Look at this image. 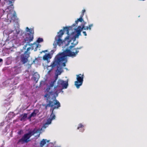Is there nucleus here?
Instances as JSON below:
<instances>
[{
  "instance_id": "37",
  "label": "nucleus",
  "mask_w": 147,
  "mask_h": 147,
  "mask_svg": "<svg viewBox=\"0 0 147 147\" xmlns=\"http://www.w3.org/2000/svg\"><path fill=\"white\" fill-rule=\"evenodd\" d=\"M93 26V24H90L89 25L88 27V30H90L91 29V27H92Z\"/></svg>"
},
{
  "instance_id": "17",
  "label": "nucleus",
  "mask_w": 147,
  "mask_h": 147,
  "mask_svg": "<svg viewBox=\"0 0 147 147\" xmlns=\"http://www.w3.org/2000/svg\"><path fill=\"white\" fill-rule=\"evenodd\" d=\"M52 57L51 54L50 53H46L45 55L43 56V59L44 60H47L48 62L50 61L49 60V59H51Z\"/></svg>"
},
{
  "instance_id": "20",
  "label": "nucleus",
  "mask_w": 147,
  "mask_h": 147,
  "mask_svg": "<svg viewBox=\"0 0 147 147\" xmlns=\"http://www.w3.org/2000/svg\"><path fill=\"white\" fill-rule=\"evenodd\" d=\"M30 46L31 47L32 50H33L34 49V51H36L37 50L38 45H37V44L36 42H34L33 44L30 43Z\"/></svg>"
},
{
  "instance_id": "2",
  "label": "nucleus",
  "mask_w": 147,
  "mask_h": 147,
  "mask_svg": "<svg viewBox=\"0 0 147 147\" xmlns=\"http://www.w3.org/2000/svg\"><path fill=\"white\" fill-rule=\"evenodd\" d=\"M71 28H67V26L63 27V30H61L57 32V34L55 38L53 43L54 48H56L57 45L59 46H62L63 43H65V46H67L72 40L74 43L76 40V38L73 36L75 32H72L71 34L69 33Z\"/></svg>"
},
{
  "instance_id": "38",
  "label": "nucleus",
  "mask_w": 147,
  "mask_h": 147,
  "mask_svg": "<svg viewBox=\"0 0 147 147\" xmlns=\"http://www.w3.org/2000/svg\"><path fill=\"white\" fill-rule=\"evenodd\" d=\"M58 74H57L56 75V74L55 76V78L54 79H53V80H55V82H56V81L57 80V78H58Z\"/></svg>"
},
{
  "instance_id": "50",
  "label": "nucleus",
  "mask_w": 147,
  "mask_h": 147,
  "mask_svg": "<svg viewBox=\"0 0 147 147\" xmlns=\"http://www.w3.org/2000/svg\"><path fill=\"white\" fill-rule=\"evenodd\" d=\"M37 45H38V48H40L41 47V45L39 44H37Z\"/></svg>"
},
{
  "instance_id": "14",
  "label": "nucleus",
  "mask_w": 147,
  "mask_h": 147,
  "mask_svg": "<svg viewBox=\"0 0 147 147\" xmlns=\"http://www.w3.org/2000/svg\"><path fill=\"white\" fill-rule=\"evenodd\" d=\"M55 80H52L50 82L49 85H47V88L46 89V91L47 92H49V90L52 88L54 85L56 83Z\"/></svg>"
},
{
  "instance_id": "55",
  "label": "nucleus",
  "mask_w": 147,
  "mask_h": 147,
  "mask_svg": "<svg viewBox=\"0 0 147 147\" xmlns=\"http://www.w3.org/2000/svg\"><path fill=\"white\" fill-rule=\"evenodd\" d=\"M40 136V134H39L38 135V136Z\"/></svg>"
},
{
  "instance_id": "8",
  "label": "nucleus",
  "mask_w": 147,
  "mask_h": 147,
  "mask_svg": "<svg viewBox=\"0 0 147 147\" xmlns=\"http://www.w3.org/2000/svg\"><path fill=\"white\" fill-rule=\"evenodd\" d=\"M76 76L77 81L75 82V85L77 88L78 89L82 84L84 76V74H79L77 75Z\"/></svg>"
},
{
  "instance_id": "1",
  "label": "nucleus",
  "mask_w": 147,
  "mask_h": 147,
  "mask_svg": "<svg viewBox=\"0 0 147 147\" xmlns=\"http://www.w3.org/2000/svg\"><path fill=\"white\" fill-rule=\"evenodd\" d=\"M34 33L33 28H29L26 27L25 31H23L18 27L13 30H9L8 34L10 40H15L16 44L20 43L24 45L26 43L23 47V49L25 50L28 45H30V42L33 40Z\"/></svg>"
},
{
  "instance_id": "44",
  "label": "nucleus",
  "mask_w": 147,
  "mask_h": 147,
  "mask_svg": "<svg viewBox=\"0 0 147 147\" xmlns=\"http://www.w3.org/2000/svg\"><path fill=\"white\" fill-rule=\"evenodd\" d=\"M83 33L84 34V35L85 36H87V34L86 33V31H83Z\"/></svg>"
},
{
  "instance_id": "11",
  "label": "nucleus",
  "mask_w": 147,
  "mask_h": 147,
  "mask_svg": "<svg viewBox=\"0 0 147 147\" xmlns=\"http://www.w3.org/2000/svg\"><path fill=\"white\" fill-rule=\"evenodd\" d=\"M9 78L6 80L3 83V85L5 86H11L12 85H16L17 83L15 82V81L16 80V79H13V78H11L9 76Z\"/></svg>"
},
{
  "instance_id": "53",
  "label": "nucleus",
  "mask_w": 147,
  "mask_h": 147,
  "mask_svg": "<svg viewBox=\"0 0 147 147\" xmlns=\"http://www.w3.org/2000/svg\"><path fill=\"white\" fill-rule=\"evenodd\" d=\"M10 114H13V113L12 112H10Z\"/></svg>"
},
{
  "instance_id": "33",
  "label": "nucleus",
  "mask_w": 147,
  "mask_h": 147,
  "mask_svg": "<svg viewBox=\"0 0 147 147\" xmlns=\"http://www.w3.org/2000/svg\"><path fill=\"white\" fill-rule=\"evenodd\" d=\"M5 3L4 1H1V0H0V7H3Z\"/></svg>"
},
{
  "instance_id": "16",
  "label": "nucleus",
  "mask_w": 147,
  "mask_h": 147,
  "mask_svg": "<svg viewBox=\"0 0 147 147\" xmlns=\"http://www.w3.org/2000/svg\"><path fill=\"white\" fill-rule=\"evenodd\" d=\"M85 125L82 123H80L78 124L77 129L80 132H83L85 129Z\"/></svg>"
},
{
  "instance_id": "25",
  "label": "nucleus",
  "mask_w": 147,
  "mask_h": 147,
  "mask_svg": "<svg viewBox=\"0 0 147 147\" xmlns=\"http://www.w3.org/2000/svg\"><path fill=\"white\" fill-rule=\"evenodd\" d=\"M39 110L38 109H34L33 110V111L31 113V115L33 117L36 116L37 114L39 112Z\"/></svg>"
},
{
  "instance_id": "9",
  "label": "nucleus",
  "mask_w": 147,
  "mask_h": 147,
  "mask_svg": "<svg viewBox=\"0 0 147 147\" xmlns=\"http://www.w3.org/2000/svg\"><path fill=\"white\" fill-rule=\"evenodd\" d=\"M57 85L54 87V89L55 90L58 87H61L62 89H66L68 86V80L64 81L61 79L58 80L57 82Z\"/></svg>"
},
{
  "instance_id": "36",
  "label": "nucleus",
  "mask_w": 147,
  "mask_h": 147,
  "mask_svg": "<svg viewBox=\"0 0 147 147\" xmlns=\"http://www.w3.org/2000/svg\"><path fill=\"white\" fill-rule=\"evenodd\" d=\"M54 49H55L51 51L50 52V54H51V55L52 56L53 55V53H54V52L56 51V48H54Z\"/></svg>"
},
{
  "instance_id": "3",
  "label": "nucleus",
  "mask_w": 147,
  "mask_h": 147,
  "mask_svg": "<svg viewBox=\"0 0 147 147\" xmlns=\"http://www.w3.org/2000/svg\"><path fill=\"white\" fill-rule=\"evenodd\" d=\"M74 57L66 50H64L62 52H60L55 56L54 60L51 65L47 67V69L49 67H51V69L48 71V73L51 72L53 68L56 66L57 67V69L56 72H57L58 75H60L62 71H61L62 68L60 66L61 65L63 67L66 66V63L67 61V57Z\"/></svg>"
},
{
  "instance_id": "46",
  "label": "nucleus",
  "mask_w": 147,
  "mask_h": 147,
  "mask_svg": "<svg viewBox=\"0 0 147 147\" xmlns=\"http://www.w3.org/2000/svg\"><path fill=\"white\" fill-rule=\"evenodd\" d=\"M3 22H0V24L1 25V26H0V28H1V27H3Z\"/></svg>"
},
{
  "instance_id": "41",
  "label": "nucleus",
  "mask_w": 147,
  "mask_h": 147,
  "mask_svg": "<svg viewBox=\"0 0 147 147\" xmlns=\"http://www.w3.org/2000/svg\"><path fill=\"white\" fill-rule=\"evenodd\" d=\"M22 132V130H20L18 132V133L19 135H21Z\"/></svg>"
},
{
  "instance_id": "15",
  "label": "nucleus",
  "mask_w": 147,
  "mask_h": 147,
  "mask_svg": "<svg viewBox=\"0 0 147 147\" xmlns=\"http://www.w3.org/2000/svg\"><path fill=\"white\" fill-rule=\"evenodd\" d=\"M53 107L56 109H57L61 107V104L56 99L55 97V99H53Z\"/></svg>"
},
{
  "instance_id": "22",
  "label": "nucleus",
  "mask_w": 147,
  "mask_h": 147,
  "mask_svg": "<svg viewBox=\"0 0 147 147\" xmlns=\"http://www.w3.org/2000/svg\"><path fill=\"white\" fill-rule=\"evenodd\" d=\"M20 117H21L20 119L21 121H25L27 118V114L26 113H23L20 115Z\"/></svg>"
},
{
  "instance_id": "54",
  "label": "nucleus",
  "mask_w": 147,
  "mask_h": 147,
  "mask_svg": "<svg viewBox=\"0 0 147 147\" xmlns=\"http://www.w3.org/2000/svg\"><path fill=\"white\" fill-rule=\"evenodd\" d=\"M0 147H4L3 146H0Z\"/></svg>"
},
{
  "instance_id": "24",
  "label": "nucleus",
  "mask_w": 147,
  "mask_h": 147,
  "mask_svg": "<svg viewBox=\"0 0 147 147\" xmlns=\"http://www.w3.org/2000/svg\"><path fill=\"white\" fill-rule=\"evenodd\" d=\"M82 22L80 19H78L77 20L75 21V23L73 24L71 26H70L69 27H67V28H69V27L71 28V30H72L73 29H74V28H73L76 25H77L78 24V22Z\"/></svg>"
},
{
  "instance_id": "30",
  "label": "nucleus",
  "mask_w": 147,
  "mask_h": 147,
  "mask_svg": "<svg viewBox=\"0 0 147 147\" xmlns=\"http://www.w3.org/2000/svg\"><path fill=\"white\" fill-rule=\"evenodd\" d=\"M51 107V108L50 109V111L51 112V113H52V114H53V113H54V110L56 109L53 107V103L52 107Z\"/></svg>"
},
{
  "instance_id": "52",
  "label": "nucleus",
  "mask_w": 147,
  "mask_h": 147,
  "mask_svg": "<svg viewBox=\"0 0 147 147\" xmlns=\"http://www.w3.org/2000/svg\"><path fill=\"white\" fill-rule=\"evenodd\" d=\"M5 42H7V39L5 40Z\"/></svg>"
},
{
  "instance_id": "43",
  "label": "nucleus",
  "mask_w": 147,
  "mask_h": 147,
  "mask_svg": "<svg viewBox=\"0 0 147 147\" xmlns=\"http://www.w3.org/2000/svg\"><path fill=\"white\" fill-rule=\"evenodd\" d=\"M3 62V59L1 58H0V64H1V65L2 64Z\"/></svg>"
},
{
  "instance_id": "39",
  "label": "nucleus",
  "mask_w": 147,
  "mask_h": 147,
  "mask_svg": "<svg viewBox=\"0 0 147 147\" xmlns=\"http://www.w3.org/2000/svg\"><path fill=\"white\" fill-rule=\"evenodd\" d=\"M84 25V28H83V30H88V26H84V25Z\"/></svg>"
},
{
  "instance_id": "12",
  "label": "nucleus",
  "mask_w": 147,
  "mask_h": 147,
  "mask_svg": "<svg viewBox=\"0 0 147 147\" xmlns=\"http://www.w3.org/2000/svg\"><path fill=\"white\" fill-rule=\"evenodd\" d=\"M55 92L52 91L51 92L49 91V92H47L45 94H47L48 96H49V98H50L51 100L55 99V97L56 98V97L58 96L59 93L56 90H55Z\"/></svg>"
},
{
  "instance_id": "56",
  "label": "nucleus",
  "mask_w": 147,
  "mask_h": 147,
  "mask_svg": "<svg viewBox=\"0 0 147 147\" xmlns=\"http://www.w3.org/2000/svg\"><path fill=\"white\" fill-rule=\"evenodd\" d=\"M33 62H34V61H33Z\"/></svg>"
},
{
  "instance_id": "31",
  "label": "nucleus",
  "mask_w": 147,
  "mask_h": 147,
  "mask_svg": "<svg viewBox=\"0 0 147 147\" xmlns=\"http://www.w3.org/2000/svg\"><path fill=\"white\" fill-rule=\"evenodd\" d=\"M50 117H51L50 118L52 120L55 119V115L54 113L52 114V113H51Z\"/></svg>"
},
{
  "instance_id": "47",
  "label": "nucleus",
  "mask_w": 147,
  "mask_h": 147,
  "mask_svg": "<svg viewBox=\"0 0 147 147\" xmlns=\"http://www.w3.org/2000/svg\"><path fill=\"white\" fill-rule=\"evenodd\" d=\"M83 22V23H82V24L81 25H84V26H85V24L86 23V22H85V21H84V22Z\"/></svg>"
},
{
  "instance_id": "18",
  "label": "nucleus",
  "mask_w": 147,
  "mask_h": 147,
  "mask_svg": "<svg viewBox=\"0 0 147 147\" xmlns=\"http://www.w3.org/2000/svg\"><path fill=\"white\" fill-rule=\"evenodd\" d=\"M12 58L11 57L6 58L5 60V64L7 65L10 64L12 63Z\"/></svg>"
},
{
  "instance_id": "40",
  "label": "nucleus",
  "mask_w": 147,
  "mask_h": 147,
  "mask_svg": "<svg viewBox=\"0 0 147 147\" xmlns=\"http://www.w3.org/2000/svg\"><path fill=\"white\" fill-rule=\"evenodd\" d=\"M33 117L31 115V114H30V115L29 116H28V117H27V119L30 120H31V118Z\"/></svg>"
},
{
  "instance_id": "49",
  "label": "nucleus",
  "mask_w": 147,
  "mask_h": 147,
  "mask_svg": "<svg viewBox=\"0 0 147 147\" xmlns=\"http://www.w3.org/2000/svg\"><path fill=\"white\" fill-rule=\"evenodd\" d=\"M4 124V123L3 122H1L0 124V126H3Z\"/></svg>"
},
{
  "instance_id": "19",
  "label": "nucleus",
  "mask_w": 147,
  "mask_h": 147,
  "mask_svg": "<svg viewBox=\"0 0 147 147\" xmlns=\"http://www.w3.org/2000/svg\"><path fill=\"white\" fill-rule=\"evenodd\" d=\"M40 78L39 75L37 72L35 73L33 75V79L35 81L36 83H37Z\"/></svg>"
},
{
  "instance_id": "42",
  "label": "nucleus",
  "mask_w": 147,
  "mask_h": 147,
  "mask_svg": "<svg viewBox=\"0 0 147 147\" xmlns=\"http://www.w3.org/2000/svg\"><path fill=\"white\" fill-rule=\"evenodd\" d=\"M54 90H56V91H57V92H58V93H59L60 92V91H61V89H57H57H56L55 90L54 89Z\"/></svg>"
},
{
  "instance_id": "32",
  "label": "nucleus",
  "mask_w": 147,
  "mask_h": 147,
  "mask_svg": "<svg viewBox=\"0 0 147 147\" xmlns=\"http://www.w3.org/2000/svg\"><path fill=\"white\" fill-rule=\"evenodd\" d=\"M52 120L50 118H49L47 120V122L46 123L48 125H49L51 124Z\"/></svg>"
},
{
  "instance_id": "27",
  "label": "nucleus",
  "mask_w": 147,
  "mask_h": 147,
  "mask_svg": "<svg viewBox=\"0 0 147 147\" xmlns=\"http://www.w3.org/2000/svg\"><path fill=\"white\" fill-rule=\"evenodd\" d=\"M75 32V33L73 34V36L75 37V38H79V36L81 35V33H80L78 32Z\"/></svg>"
},
{
  "instance_id": "48",
  "label": "nucleus",
  "mask_w": 147,
  "mask_h": 147,
  "mask_svg": "<svg viewBox=\"0 0 147 147\" xmlns=\"http://www.w3.org/2000/svg\"><path fill=\"white\" fill-rule=\"evenodd\" d=\"M63 89H62V88H61V91L60 92H61L62 94L63 93Z\"/></svg>"
},
{
  "instance_id": "6",
  "label": "nucleus",
  "mask_w": 147,
  "mask_h": 147,
  "mask_svg": "<svg viewBox=\"0 0 147 147\" xmlns=\"http://www.w3.org/2000/svg\"><path fill=\"white\" fill-rule=\"evenodd\" d=\"M78 41H76L75 43L71 42V45L68 48L66 49V50L74 57L76 56L78 53H79V50L80 49L83 48V46H81L79 47L75 48V47L78 44Z\"/></svg>"
},
{
  "instance_id": "10",
  "label": "nucleus",
  "mask_w": 147,
  "mask_h": 147,
  "mask_svg": "<svg viewBox=\"0 0 147 147\" xmlns=\"http://www.w3.org/2000/svg\"><path fill=\"white\" fill-rule=\"evenodd\" d=\"M44 98L47 104H42V105L43 107H45V109L47 110L48 107H52L53 101L51 100L50 98H49V96H48L47 94L45 95Z\"/></svg>"
},
{
  "instance_id": "45",
  "label": "nucleus",
  "mask_w": 147,
  "mask_h": 147,
  "mask_svg": "<svg viewBox=\"0 0 147 147\" xmlns=\"http://www.w3.org/2000/svg\"><path fill=\"white\" fill-rule=\"evenodd\" d=\"M86 10L85 9H84L82 10V14H83V15H84V13L85 12Z\"/></svg>"
},
{
  "instance_id": "21",
  "label": "nucleus",
  "mask_w": 147,
  "mask_h": 147,
  "mask_svg": "<svg viewBox=\"0 0 147 147\" xmlns=\"http://www.w3.org/2000/svg\"><path fill=\"white\" fill-rule=\"evenodd\" d=\"M84 26L83 25H81V26H79L76 28H75L74 29L75 30L76 32H78L81 33V32L83 30L84 28Z\"/></svg>"
},
{
  "instance_id": "51",
  "label": "nucleus",
  "mask_w": 147,
  "mask_h": 147,
  "mask_svg": "<svg viewBox=\"0 0 147 147\" xmlns=\"http://www.w3.org/2000/svg\"><path fill=\"white\" fill-rule=\"evenodd\" d=\"M47 51H48V50H45V51H42V52H43L45 53V52H47Z\"/></svg>"
},
{
  "instance_id": "13",
  "label": "nucleus",
  "mask_w": 147,
  "mask_h": 147,
  "mask_svg": "<svg viewBox=\"0 0 147 147\" xmlns=\"http://www.w3.org/2000/svg\"><path fill=\"white\" fill-rule=\"evenodd\" d=\"M30 57L29 54L24 53L21 55V61L23 64L26 63L28 61V58Z\"/></svg>"
},
{
  "instance_id": "26",
  "label": "nucleus",
  "mask_w": 147,
  "mask_h": 147,
  "mask_svg": "<svg viewBox=\"0 0 147 147\" xmlns=\"http://www.w3.org/2000/svg\"><path fill=\"white\" fill-rule=\"evenodd\" d=\"M46 139H43L40 142V146L41 147H43L46 144Z\"/></svg>"
},
{
  "instance_id": "28",
  "label": "nucleus",
  "mask_w": 147,
  "mask_h": 147,
  "mask_svg": "<svg viewBox=\"0 0 147 147\" xmlns=\"http://www.w3.org/2000/svg\"><path fill=\"white\" fill-rule=\"evenodd\" d=\"M30 49L32 50V47L31 46H30V47L27 48L25 52L24 53L27 54H29V55H30V53L29 51Z\"/></svg>"
},
{
  "instance_id": "35",
  "label": "nucleus",
  "mask_w": 147,
  "mask_h": 147,
  "mask_svg": "<svg viewBox=\"0 0 147 147\" xmlns=\"http://www.w3.org/2000/svg\"><path fill=\"white\" fill-rule=\"evenodd\" d=\"M49 125H48L46 123H45L44 124H43L42 126V128H45L46 127H47Z\"/></svg>"
},
{
  "instance_id": "57",
  "label": "nucleus",
  "mask_w": 147,
  "mask_h": 147,
  "mask_svg": "<svg viewBox=\"0 0 147 147\" xmlns=\"http://www.w3.org/2000/svg\"><path fill=\"white\" fill-rule=\"evenodd\" d=\"M1 66V64H0V67Z\"/></svg>"
},
{
  "instance_id": "7",
  "label": "nucleus",
  "mask_w": 147,
  "mask_h": 147,
  "mask_svg": "<svg viewBox=\"0 0 147 147\" xmlns=\"http://www.w3.org/2000/svg\"><path fill=\"white\" fill-rule=\"evenodd\" d=\"M8 76L11 78H13L15 76L20 73L22 71L21 67L20 65L14 66L7 70Z\"/></svg>"
},
{
  "instance_id": "23",
  "label": "nucleus",
  "mask_w": 147,
  "mask_h": 147,
  "mask_svg": "<svg viewBox=\"0 0 147 147\" xmlns=\"http://www.w3.org/2000/svg\"><path fill=\"white\" fill-rule=\"evenodd\" d=\"M11 98V97H9L5 100V102H4V106L5 107L7 106L10 105L11 103L12 102V101H11V100H9Z\"/></svg>"
},
{
  "instance_id": "5",
  "label": "nucleus",
  "mask_w": 147,
  "mask_h": 147,
  "mask_svg": "<svg viewBox=\"0 0 147 147\" xmlns=\"http://www.w3.org/2000/svg\"><path fill=\"white\" fill-rule=\"evenodd\" d=\"M42 130V128L37 129L35 128L33 130H30L28 133L25 134L22 138L20 139L17 142L18 144H22L25 143H27L30 141V138L35 134L40 133Z\"/></svg>"
},
{
  "instance_id": "4",
  "label": "nucleus",
  "mask_w": 147,
  "mask_h": 147,
  "mask_svg": "<svg viewBox=\"0 0 147 147\" xmlns=\"http://www.w3.org/2000/svg\"><path fill=\"white\" fill-rule=\"evenodd\" d=\"M4 1L7 5H9L7 7L5 10L0 7V18L4 14H7V18H3V20L7 22L5 24H9L11 22V20L13 21L17 22L18 20L16 16V13L13 11L14 6L13 3L15 0H4Z\"/></svg>"
},
{
  "instance_id": "34",
  "label": "nucleus",
  "mask_w": 147,
  "mask_h": 147,
  "mask_svg": "<svg viewBox=\"0 0 147 147\" xmlns=\"http://www.w3.org/2000/svg\"><path fill=\"white\" fill-rule=\"evenodd\" d=\"M84 15H83V14H81L80 18H78L82 22H84V20L82 18L83 17Z\"/></svg>"
},
{
  "instance_id": "29",
  "label": "nucleus",
  "mask_w": 147,
  "mask_h": 147,
  "mask_svg": "<svg viewBox=\"0 0 147 147\" xmlns=\"http://www.w3.org/2000/svg\"><path fill=\"white\" fill-rule=\"evenodd\" d=\"M43 39L40 37L38 38L36 40V42L38 43H40L43 41Z\"/></svg>"
}]
</instances>
